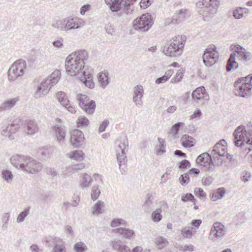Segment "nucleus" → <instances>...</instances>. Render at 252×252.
Returning a JSON list of instances; mask_svg holds the SVG:
<instances>
[{
  "mask_svg": "<svg viewBox=\"0 0 252 252\" xmlns=\"http://www.w3.org/2000/svg\"><path fill=\"white\" fill-rule=\"evenodd\" d=\"M88 58V53L85 50H80L69 55L66 59L65 64L67 74L73 76L81 72Z\"/></svg>",
  "mask_w": 252,
  "mask_h": 252,
  "instance_id": "obj_1",
  "label": "nucleus"
},
{
  "mask_svg": "<svg viewBox=\"0 0 252 252\" xmlns=\"http://www.w3.org/2000/svg\"><path fill=\"white\" fill-rule=\"evenodd\" d=\"M234 143L237 147H243L246 145V150L249 153L252 150V130L247 132L246 127L243 125L238 126L233 133Z\"/></svg>",
  "mask_w": 252,
  "mask_h": 252,
  "instance_id": "obj_2",
  "label": "nucleus"
},
{
  "mask_svg": "<svg viewBox=\"0 0 252 252\" xmlns=\"http://www.w3.org/2000/svg\"><path fill=\"white\" fill-rule=\"evenodd\" d=\"M186 39L185 35L176 36L172 38V40H170L166 42L164 46L163 53L171 57L181 55L183 52Z\"/></svg>",
  "mask_w": 252,
  "mask_h": 252,
  "instance_id": "obj_3",
  "label": "nucleus"
},
{
  "mask_svg": "<svg viewBox=\"0 0 252 252\" xmlns=\"http://www.w3.org/2000/svg\"><path fill=\"white\" fill-rule=\"evenodd\" d=\"M60 74L61 72L59 70H55L42 81L37 87L34 97L38 98L47 94L52 87L59 81Z\"/></svg>",
  "mask_w": 252,
  "mask_h": 252,
  "instance_id": "obj_4",
  "label": "nucleus"
},
{
  "mask_svg": "<svg viewBox=\"0 0 252 252\" xmlns=\"http://www.w3.org/2000/svg\"><path fill=\"white\" fill-rule=\"evenodd\" d=\"M252 74H250L245 77L238 78L234 83L236 90V94L242 97L250 95L252 88Z\"/></svg>",
  "mask_w": 252,
  "mask_h": 252,
  "instance_id": "obj_5",
  "label": "nucleus"
},
{
  "mask_svg": "<svg viewBox=\"0 0 252 252\" xmlns=\"http://www.w3.org/2000/svg\"><path fill=\"white\" fill-rule=\"evenodd\" d=\"M220 4L219 0H203L196 3V7L198 12L204 17L207 16L208 14L217 13Z\"/></svg>",
  "mask_w": 252,
  "mask_h": 252,
  "instance_id": "obj_6",
  "label": "nucleus"
},
{
  "mask_svg": "<svg viewBox=\"0 0 252 252\" xmlns=\"http://www.w3.org/2000/svg\"><path fill=\"white\" fill-rule=\"evenodd\" d=\"M236 52H232L226 64V71L227 72L230 71L232 69H236L238 68L239 64L236 62V53L241 57L242 59L245 61H249L251 58V53L247 52L246 50L243 47L238 45L235 49Z\"/></svg>",
  "mask_w": 252,
  "mask_h": 252,
  "instance_id": "obj_7",
  "label": "nucleus"
},
{
  "mask_svg": "<svg viewBox=\"0 0 252 252\" xmlns=\"http://www.w3.org/2000/svg\"><path fill=\"white\" fill-rule=\"evenodd\" d=\"M27 63L25 60L20 59L14 62L7 72L8 79L13 82L22 76L25 73Z\"/></svg>",
  "mask_w": 252,
  "mask_h": 252,
  "instance_id": "obj_8",
  "label": "nucleus"
},
{
  "mask_svg": "<svg viewBox=\"0 0 252 252\" xmlns=\"http://www.w3.org/2000/svg\"><path fill=\"white\" fill-rule=\"evenodd\" d=\"M137 0H113L109 7L113 12L122 10L126 14H131L134 9V3Z\"/></svg>",
  "mask_w": 252,
  "mask_h": 252,
  "instance_id": "obj_9",
  "label": "nucleus"
},
{
  "mask_svg": "<svg viewBox=\"0 0 252 252\" xmlns=\"http://www.w3.org/2000/svg\"><path fill=\"white\" fill-rule=\"evenodd\" d=\"M154 22L150 13L143 14L135 19L133 22V27L136 30L141 32L148 31L153 25Z\"/></svg>",
  "mask_w": 252,
  "mask_h": 252,
  "instance_id": "obj_10",
  "label": "nucleus"
},
{
  "mask_svg": "<svg viewBox=\"0 0 252 252\" xmlns=\"http://www.w3.org/2000/svg\"><path fill=\"white\" fill-rule=\"evenodd\" d=\"M77 100L79 106L86 113H94L96 107L95 102L90 100L86 94H80L77 95Z\"/></svg>",
  "mask_w": 252,
  "mask_h": 252,
  "instance_id": "obj_11",
  "label": "nucleus"
},
{
  "mask_svg": "<svg viewBox=\"0 0 252 252\" xmlns=\"http://www.w3.org/2000/svg\"><path fill=\"white\" fill-rule=\"evenodd\" d=\"M219 55L215 46L206 48L202 56L204 64L208 67L212 66L219 60Z\"/></svg>",
  "mask_w": 252,
  "mask_h": 252,
  "instance_id": "obj_12",
  "label": "nucleus"
},
{
  "mask_svg": "<svg viewBox=\"0 0 252 252\" xmlns=\"http://www.w3.org/2000/svg\"><path fill=\"white\" fill-rule=\"evenodd\" d=\"M196 163L201 166L202 170L205 171H212L214 170L212 155L205 152L199 155L196 159Z\"/></svg>",
  "mask_w": 252,
  "mask_h": 252,
  "instance_id": "obj_13",
  "label": "nucleus"
},
{
  "mask_svg": "<svg viewBox=\"0 0 252 252\" xmlns=\"http://www.w3.org/2000/svg\"><path fill=\"white\" fill-rule=\"evenodd\" d=\"M21 125L22 122L20 119L13 121L10 124H8L2 127L1 135L8 137L10 140L14 139L13 134L15 133L19 129Z\"/></svg>",
  "mask_w": 252,
  "mask_h": 252,
  "instance_id": "obj_14",
  "label": "nucleus"
},
{
  "mask_svg": "<svg viewBox=\"0 0 252 252\" xmlns=\"http://www.w3.org/2000/svg\"><path fill=\"white\" fill-rule=\"evenodd\" d=\"M25 160L24 167L22 168V170L33 174L38 172L42 169V164L32 158L27 156Z\"/></svg>",
  "mask_w": 252,
  "mask_h": 252,
  "instance_id": "obj_15",
  "label": "nucleus"
},
{
  "mask_svg": "<svg viewBox=\"0 0 252 252\" xmlns=\"http://www.w3.org/2000/svg\"><path fill=\"white\" fill-rule=\"evenodd\" d=\"M225 228L224 226L220 222H215L212 225L210 231L209 240L215 241L225 235Z\"/></svg>",
  "mask_w": 252,
  "mask_h": 252,
  "instance_id": "obj_16",
  "label": "nucleus"
},
{
  "mask_svg": "<svg viewBox=\"0 0 252 252\" xmlns=\"http://www.w3.org/2000/svg\"><path fill=\"white\" fill-rule=\"evenodd\" d=\"M84 135L80 129H75L71 131L70 141L74 148H79L84 145Z\"/></svg>",
  "mask_w": 252,
  "mask_h": 252,
  "instance_id": "obj_17",
  "label": "nucleus"
},
{
  "mask_svg": "<svg viewBox=\"0 0 252 252\" xmlns=\"http://www.w3.org/2000/svg\"><path fill=\"white\" fill-rule=\"evenodd\" d=\"M65 31H69L73 29H79L83 25L84 22L77 18L68 17L64 19Z\"/></svg>",
  "mask_w": 252,
  "mask_h": 252,
  "instance_id": "obj_18",
  "label": "nucleus"
},
{
  "mask_svg": "<svg viewBox=\"0 0 252 252\" xmlns=\"http://www.w3.org/2000/svg\"><path fill=\"white\" fill-rule=\"evenodd\" d=\"M80 80L86 86L90 89L94 88V87L93 75L90 71H83Z\"/></svg>",
  "mask_w": 252,
  "mask_h": 252,
  "instance_id": "obj_19",
  "label": "nucleus"
},
{
  "mask_svg": "<svg viewBox=\"0 0 252 252\" xmlns=\"http://www.w3.org/2000/svg\"><path fill=\"white\" fill-rule=\"evenodd\" d=\"M25 132L28 135H33L39 129L37 123L32 120H27L25 124Z\"/></svg>",
  "mask_w": 252,
  "mask_h": 252,
  "instance_id": "obj_20",
  "label": "nucleus"
},
{
  "mask_svg": "<svg viewBox=\"0 0 252 252\" xmlns=\"http://www.w3.org/2000/svg\"><path fill=\"white\" fill-rule=\"evenodd\" d=\"M27 156L21 155H16L13 156L10 158L11 163L17 168H19L22 170L24 167L25 159Z\"/></svg>",
  "mask_w": 252,
  "mask_h": 252,
  "instance_id": "obj_21",
  "label": "nucleus"
},
{
  "mask_svg": "<svg viewBox=\"0 0 252 252\" xmlns=\"http://www.w3.org/2000/svg\"><path fill=\"white\" fill-rule=\"evenodd\" d=\"M207 95V93L204 86L196 88L192 93V98L194 101H198L204 98Z\"/></svg>",
  "mask_w": 252,
  "mask_h": 252,
  "instance_id": "obj_22",
  "label": "nucleus"
},
{
  "mask_svg": "<svg viewBox=\"0 0 252 252\" xmlns=\"http://www.w3.org/2000/svg\"><path fill=\"white\" fill-rule=\"evenodd\" d=\"M222 142L226 143L224 139H222L219 142L216 144L211 152V154L219 155L220 157H224L226 148Z\"/></svg>",
  "mask_w": 252,
  "mask_h": 252,
  "instance_id": "obj_23",
  "label": "nucleus"
},
{
  "mask_svg": "<svg viewBox=\"0 0 252 252\" xmlns=\"http://www.w3.org/2000/svg\"><path fill=\"white\" fill-rule=\"evenodd\" d=\"M113 232L119 233L120 235L127 239H132L135 235V232L133 230L126 227H119L114 229Z\"/></svg>",
  "mask_w": 252,
  "mask_h": 252,
  "instance_id": "obj_24",
  "label": "nucleus"
},
{
  "mask_svg": "<svg viewBox=\"0 0 252 252\" xmlns=\"http://www.w3.org/2000/svg\"><path fill=\"white\" fill-rule=\"evenodd\" d=\"M53 129L55 132L58 141L60 143L63 142L65 139L66 132L65 127L56 125L53 126Z\"/></svg>",
  "mask_w": 252,
  "mask_h": 252,
  "instance_id": "obj_25",
  "label": "nucleus"
},
{
  "mask_svg": "<svg viewBox=\"0 0 252 252\" xmlns=\"http://www.w3.org/2000/svg\"><path fill=\"white\" fill-rule=\"evenodd\" d=\"M117 160L119 165V168L121 173L124 174L126 173V163L127 159L124 151L118 153L117 155Z\"/></svg>",
  "mask_w": 252,
  "mask_h": 252,
  "instance_id": "obj_26",
  "label": "nucleus"
},
{
  "mask_svg": "<svg viewBox=\"0 0 252 252\" xmlns=\"http://www.w3.org/2000/svg\"><path fill=\"white\" fill-rule=\"evenodd\" d=\"M182 145L185 148H191L194 146L195 139L188 135H183L181 139Z\"/></svg>",
  "mask_w": 252,
  "mask_h": 252,
  "instance_id": "obj_27",
  "label": "nucleus"
},
{
  "mask_svg": "<svg viewBox=\"0 0 252 252\" xmlns=\"http://www.w3.org/2000/svg\"><path fill=\"white\" fill-rule=\"evenodd\" d=\"M225 193V189L224 188H220L210 193V197L212 201H216L221 199Z\"/></svg>",
  "mask_w": 252,
  "mask_h": 252,
  "instance_id": "obj_28",
  "label": "nucleus"
},
{
  "mask_svg": "<svg viewBox=\"0 0 252 252\" xmlns=\"http://www.w3.org/2000/svg\"><path fill=\"white\" fill-rule=\"evenodd\" d=\"M112 247L120 252H131L130 249L125 245H123L120 240H115L112 242Z\"/></svg>",
  "mask_w": 252,
  "mask_h": 252,
  "instance_id": "obj_29",
  "label": "nucleus"
},
{
  "mask_svg": "<svg viewBox=\"0 0 252 252\" xmlns=\"http://www.w3.org/2000/svg\"><path fill=\"white\" fill-rule=\"evenodd\" d=\"M19 100L18 97L12 98L6 100L5 102L0 106V110L3 111L8 110L13 107Z\"/></svg>",
  "mask_w": 252,
  "mask_h": 252,
  "instance_id": "obj_30",
  "label": "nucleus"
},
{
  "mask_svg": "<svg viewBox=\"0 0 252 252\" xmlns=\"http://www.w3.org/2000/svg\"><path fill=\"white\" fill-rule=\"evenodd\" d=\"M110 79L108 72H100L98 74V80L100 86L103 88H105L110 82Z\"/></svg>",
  "mask_w": 252,
  "mask_h": 252,
  "instance_id": "obj_31",
  "label": "nucleus"
},
{
  "mask_svg": "<svg viewBox=\"0 0 252 252\" xmlns=\"http://www.w3.org/2000/svg\"><path fill=\"white\" fill-rule=\"evenodd\" d=\"M93 181L91 176L87 173L84 174L80 180V186L81 188H86L89 187Z\"/></svg>",
  "mask_w": 252,
  "mask_h": 252,
  "instance_id": "obj_32",
  "label": "nucleus"
},
{
  "mask_svg": "<svg viewBox=\"0 0 252 252\" xmlns=\"http://www.w3.org/2000/svg\"><path fill=\"white\" fill-rule=\"evenodd\" d=\"M56 98L63 106L68 105L69 101L67 98L66 94L63 92H58L56 94Z\"/></svg>",
  "mask_w": 252,
  "mask_h": 252,
  "instance_id": "obj_33",
  "label": "nucleus"
},
{
  "mask_svg": "<svg viewBox=\"0 0 252 252\" xmlns=\"http://www.w3.org/2000/svg\"><path fill=\"white\" fill-rule=\"evenodd\" d=\"M2 178L7 183H10L13 178L12 172L8 169H3L1 172Z\"/></svg>",
  "mask_w": 252,
  "mask_h": 252,
  "instance_id": "obj_34",
  "label": "nucleus"
},
{
  "mask_svg": "<svg viewBox=\"0 0 252 252\" xmlns=\"http://www.w3.org/2000/svg\"><path fill=\"white\" fill-rule=\"evenodd\" d=\"M84 154L82 150H75L71 152L70 158L71 159L82 161L84 159Z\"/></svg>",
  "mask_w": 252,
  "mask_h": 252,
  "instance_id": "obj_35",
  "label": "nucleus"
},
{
  "mask_svg": "<svg viewBox=\"0 0 252 252\" xmlns=\"http://www.w3.org/2000/svg\"><path fill=\"white\" fill-rule=\"evenodd\" d=\"M187 12V10L185 9H181L179 10L177 15V18L173 19L172 22L173 24H176L180 23L185 18V14Z\"/></svg>",
  "mask_w": 252,
  "mask_h": 252,
  "instance_id": "obj_36",
  "label": "nucleus"
},
{
  "mask_svg": "<svg viewBox=\"0 0 252 252\" xmlns=\"http://www.w3.org/2000/svg\"><path fill=\"white\" fill-rule=\"evenodd\" d=\"M158 141L159 143V148L157 149V154L158 155H162L165 152V146L164 139L158 138Z\"/></svg>",
  "mask_w": 252,
  "mask_h": 252,
  "instance_id": "obj_37",
  "label": "nucleus"
},
{
  "mask_svg": "<svg viewBox=\"0 0 252 252\" xmlns=\"http://www.w3.org/2000/svg\"><path fill=\"white\" fill-rule=\"evenodd\" d=\"M89 124V120L85 116H80L77 120V126L79 127H85Z\"/></svg>",
  "mask_w": 252,
  "mask_h": 252,
  "instance_id": "obj_38",
  "label": "nucleus"
},
{
  "mask_svg": "<svg viewBox=\"0 0 252 252\" xmlns=\"http://www.w3.org/2000/svg\"><path fill=\"white\" fill-rule=\"evenodd\" d=\"M104 203L98 200L94 205V210L93 211V214L94 215H99L102 214L103 213L102 208L103 206Z\"/></svg>",
  "mask_w": 252,
  "mask_h": 252,
  "instance_id": "obj_39",
  "label": "nucleus"
},
{
  "mask_svg": "<svg viewBox=\"0 0 252 252\" xmlns=\"http://www.w3.org/2000/svg\"><path fill=\"white\" fill-rule=\"evenodd\" d=\"M156 243L158 249H161L166 246L168 241L163 237L159 236L156 239Z\"/></svg>",
  "mask_w": 252,
  "mask_h": 252,
  "instance_id": "obj_40",
  "label": "nucleus"
},
{
  "mask_svg": "<svg viewBox=\"0 0 252 252\" xmlns=\"http://www.w3.org/2000/svg\"><path fill=\"white\" fill-rule=\"evenodd\" d=\"M161 209L158 208L152 214V220L155 222H159L162 219Z\"/></svg>",
  "mask_w": 252,
  "mask_h": 252,
  "instance_id": "obj_41",
  "label": "nucleus"
},
{
  "mask_svg": "<svg viewBox=\"0 0 252 252\" xmlns=\"http://www.w3.org/2000/svg\"><path fill=\"white\" fill-rule=\"evenodd\" d=\"M183 125L184 123L182 122H178L174 124L170 129V133L173 134L174 135H177L180 128L183 127Z\"/></svg>",
  "mask_w": 252,
  "mask_h": 252,
  "instance_id": "obj_42",
  "label": "nucleus"
},
{
  "mask_svg": "<svg viewBox=\"0 0 252 252\" xmlns=\"http://www.w3.org/2000/svg\"><path fill=\"white\" fill-rule=\"evenodd\" d=\"M111 226L113 227H115L120 225H126V221L120 218H114L111 222Z\"/></svg>",
  "mask_w": 252,
  "mask_h": 252,
  "instance_id": "obj_43",
  "label": "nucleus"
},
{
  "mask_svg": "<svg viewBox=\"0 0 252 252\" xmlns=\"http://www.w3.org/2000/svg\"><path fill=\"white\" fill-rule=\"evenodd\" d=\"M74 249L76 252H84L87 250V247L82 242H79L74 245Z\"/></svg>",
  "mask_w": 252,
  "mask_h": 252,
  "instance_id": "obj_44",
  "label": "nucleus"
},
{
  "mask_svg": "<svg viewBox=\"0 0 252 252\" xmlns=\"http://www.w3.org/2000/svg\"><path fill=\"white\" fill-rule=\"evenodd\" d=\"M223 157H220L219 155H212L213 163H212L213 167L214 168L215 166H220L223 163Z\"/></svg>",
  "mask_w": 252,
  "mask_h": 252,
  "instance_id": "obj_45",
  "label": "nucleus"
},
{
  "mask_svg": "<svg viewBox=\"0 0 252 252\" xmlns=\"http://www.w3.org/2000/svg\"><path fill=\"white\" fill-rule=\"evenodd\" d=\"M30 207H28L21 212L17 217V221L19 223L23 222L25 218L28 215Z\"/></svg>",
  "mask_w": 252,
  "mask_h": 252,
  "instance_id": "obj_46",
  "label": "nucleus"
},
{
  "mask_svg": "<svg viewBox=\"0 0 252 252\" xmlns=\"http://www.w3.org/2000/svg\"><path fill=\"white\" fill-rule=\"evenodd\" d=\"M100 193V191L98 189V185L94 186L92 187L91 196L93 200H96Z\"/></svg>",
  "mask_w": 252,
  "mask_h": 252,
  "instance_id": "obj_47",
  "label": "nucleus"
},
{
  "mask_svg": "<svg viewBox=\"0 0 252 252\" xmlns=\"http://www.w3.org/2000/svg\"><path fill=\"white\" fill-rule=\"evenodd\" d=\"M242 7H237L233 10V16L235 19H239L243 16V10Z\"/></svg>",
  "mask_w": 252,
  "mask_h": 252,
  "instance_id": "obj_48",
  "label": "nucleus"
},
{
  "mask_svg": "<svg viewBox=\"0 0 252 252\" xmlns=\"http://www.w3.org/2000/svg\"><path fill=\"white\" fill-rule=\"evenodd\" d=\"M133 93L134 95H136V97L138 96H143L144 94L143 86L140 85L136 86L133 89Z\"/></svg>",
  "mask_w": 252,
  "mask_h": 252,
  "instance_id": "obj_49",
  "label": "nucleus"
},
{
  "mask_svg": "<svg viewBox=\"0 0 252 252\" xmlns=\"http://www.w3.org/2000/svg\"><path fill=\"white\" fill-rule=\"evenodd\" d=\"M195 231L193 232L192 230H190L189 229H186V228H183L181 230V234L183 237L187 238H190L191 237L195 234Z\"/></svg>",
  "mask_w": 252,
  "mask_h": 252,
  "instance_id": "obj_50",
  "label": "nucleus"
},
{
  "mask_svg": "<svg viewBox=\"0 0 252 252\" xmlns=\"http://www.w3.org/2000/svg\"><path fill=\"white\" fill-rule=\"evenodd\" d=\"M179 182L182 186L186 185L189 181V177L188 173L182 174L179 178Z\"/></svg>",
  "mask_w": 252,
  "mask_h": 252,
  "instance_id": "obj_51",
  "label": "nucleus"
},
{
  "mask_svg": "<svg viewBox=\"0 0 252 252\" xmlns=\"http://www.w3.org/2000/svg\"><path fill=\"white\" fill-rule=\"evenodd\" d=\"M64 19L62 20H58L56 22L52 25L53 27L55 28H57L62 31H65V28H64Z\"/></svg>",
  "mask_w": 252,
  "mask_h": 252,
  "instance_id": "obj_52",
  "label": "nucleus"
},
{
  "mask_svg": "<svg viewBox=\"0 0 252 252\" xmlns=\"http://www.w3.org/2000/svg\"><path fill=\"white\" fill-rule=\"evenodd\" d=\"M181 200L183 202H187L188 201H195L194 196L191 193H187L182 196Z\"/></svg>",
  "mask_w": 252,
  "mask_h": 252,
  "instance_id": "obj_53",
  "label": "nucleus"
},
{
  "mask_svg": "<svg viewBox=\"0 0 252 252\" xmlns=\"http://www.w3.org/2000/svg\"><path fill=\"white\" fill-rule=\"evenodd\" d=\"M194 194L200 198H205L206 196V193L204 191L203 189L200 188H196L195 189Z\"/></svg>",
  "mask_w": 252,
  "mask_h": 252,
  "instance_id": "obj_54",
  "label": "nucleus"
},
{
  "mask_svg": "<svg viewBox=\"0 0 252 252\" xmlns=\"http://www.w3.org/2000/svg\"><path fill=\"white\" fill-rule=\"evenodd\" d=\"M202 223V220L200 219H195L191 220L190 224L191 229H198Z\"/></svg>",
  "mask_w": 252,
  "mask_h": 252,
  "instance_id": "obj_55",
  "label": "nucleus"
},
{
  "mask_svg": "<svg viewBox=\"0 0 252 252\" xmlns=\"http://www.w3.org/2000/svg\"><path fill=\"white\" fill-rule=\"evenodd\" d=\"M153 2V0H141L140 5L142 8L145 9L149 7Z\"/></svg>",
  "mask_w": 252,
  "mask_h": 252,
  "instance_id": "obj_56",
  "label": "nucleus"
},
{
  "mask_svg": "<svg viewBox=\"0 0 252 252\" xmlns=\"http://www.w3.org/2000/svg\"><path fill=\"white\" fill-rule=\"evenodd\" d=\"M190 165V162L188 160L183 159L180 162L179 168L181 169H184L187 167H189Z\"/></svg>",
  "mask_w": 252,
  "mask_h": 252,
  "instance_id": "obj_57",
  "label": "nucleus"
},
{
  "mask_svg": "<svg viewBox=\"0 0 252 252\" xmlns=\"http://www.w3.org/2000/svg\"><path fill=\"white\" fill-rule=\"evenodd\" d=\"M183 76V75L182 72L181 71H178L177 72L175 77L171 79V82L172 83L179 82L182 80Z\"/></svg>",
  "mask_w": 252,
  "mask_h": 252,
  "instance_id": "obj_58",
  "label": "nucleus"
},
{
  "mask_svg": "<svg viewBox=\"0 0 252 252\" xmlns=\"http://www.w3.org/2000/svg\"><path fill=\"white\" fill-rule=\"evenodd\" d=\"M65 247L62 245H56L53 248V252H65Z\"/></svg>",
  "mask_w": 252,
  "mask_h": 252,
  "instance_id": "obj_59",
  "label": "nucleus"
},
{
  "mask_svg": "<svg viewBox=\"0 0 252 252\" xmlns=\"http://www.w3.org/2000/svg\"><path fill=\"white\" fill-rule=\"evenodd\" d=\"M109 122L107 120H104L100 125L99 127V132H102L105 131L106 127L108 125Z\"/></svg>",
  "mask_w": 252,
  "mask_h": 252,
  "instance_id": "obj_60",
  "label": "nucleus"
},
{
  "mask_svg": "<svg viewBox=\"0 0 252 252\" xmlns=\"http://www.w3.org/2000/svg\"><path fill=\"white\" fill-rule=\"evenodd\" d=\"M251 173L247 171H245L242 173L241 176V180L245 183L249 181V179L251 177Z\"/></svg>",
  "mask_w": 252,
  "mask_h": 252,
  "instance_id": "obj_61",
  "label": "nucleus"
},
{
  "mask_svg": "<svg viewBox=\"0 0 252 252\" xmlns=\"http://www.w3.org/2000/svg\"><path fill=\"white\" fill-rule=\"evenodd\" d=\"M46 173L47 174L55 177L57 175V172L54 168L49 167L46 168Z\"/></svg>",
  "mask_w": 252,
  "mask_h": 252,
  "instance_id": "obj_62",
  "label": "nucleus"
},
{
  "mask_svg": "<svg viewBox=\"0 0 252 252\" xmlns=\"http://www.w3.org/2000/svg\"><path fill=\"white\" fill-rule=\"evenodd\" d=\"M105 30L106 32L110 35H113V34L115 32L114 26L112 25H108L107 27H106Z\"/></svg>",
  "mask_w": 252,
  "mask_h": 252,
  "instance_id": "obj_63",
  "label": "nucleus"
},
{
  "mask_svg": "<svg viewBox=\"0 0 252 252\" xmlns=\"http://www.w3.org/2000/svg\"><path fill=\"white\" fill-rule=\"evenodd\" d=\"M168 79L164 75L162 76L161 77L158 78L155 81V83L157 84H160L161 83H163L166 82Z\"/></svg>",
  "mask_w": 252,
  "mask_h": 252,
  "instance_id": "obj_64",
  "label": "nucleus"
}]
</instances>
